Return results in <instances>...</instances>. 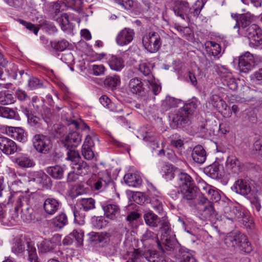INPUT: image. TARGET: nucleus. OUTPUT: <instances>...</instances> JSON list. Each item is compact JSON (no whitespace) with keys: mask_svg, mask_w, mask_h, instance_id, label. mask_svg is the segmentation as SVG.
<instances>
[{"mask_svg":"<svg viewBox=\"0 0 262 262\" xmlns=\"http://www.w3.org/2000/svg\"><path fill=\"white\" fill-rule=\"evenodd\" d=\"M152 190H149L148 197L150 202L154 210L158 213H160L163 210L161 196L160 193L154 187L151 188Z\"/></svg>","mask_w":262,"mask_h":262,"instance_id":"nucleus-18","label":"nucleus"},{"mask_svg":"<svg viewBox=\"0 0 262 262\" xmlns=\"http://www.w3.org/2000/svg\"><path fill=\"white\" fill-rule=\"evenodd\" d=\"M0 149L7 155L14 154L17 150V146L12 140L4 136L0 137Z\"/></svg>","mask_w":262,"mask_h":262,"instance_id":"nucleus-16","label":"nucleus"},{"mask_svg":"<svg viewBox=\"0 0 262 262\" xmlns=\"http://www.w3.org/2000/svg\"><path fill=\"white\" fill-rule=\"evenodd\" d=\"M13 162L23 168H29L35 165V162L29 157L23 155L15 158Z\"/></svg>","mask_w":262,"mask_h":262,"instance_id":"nucleus-35","label":"nucleus"},{"mask_svg":"<svg viewBox=\"0 0 262 262\" xmlns=\"http://www.w3.org/2000/svg\"><path fill=\"white\" fill-rule=\"evenodd\" d=\"M82 154L83 157L87 160H91L94 156V154L91 147H82Z\"/></svg>","mask_w":262,"mask_h":262,"instance_id":"nucleus-63","label":"nucleus"},{"mask_svg":"<svg viewBox=\"0 0 262 262\" xmlns=\"http://www.w3.org/2000/svg\"><path fill=\"white\" fill-rule=\"evenodd\" d=\"M254 21V16L250 12L241 14L238 24H235L233 28L237 29L239 36H243L250 32L251 28H256L257 25L252 24Z\"/></svg>","mask_w":262,"mask_h":262,"instance_id":"nucleus-7","label":"nucleus"},{"mask_svg":"<svg viewBox=\"0 0 262 262\" xmlns=\"http://www.w3.org/2000/svg\"><path fill=\"white\" fill-rule=\"evenodd\" d=\"M179 190L195 184L192 178L187 173L181 172L178 175Z\"/></svg>","mask_w":262,"mask_h":262,"instance_id":"nucleus-33","label":"nucleus"},{"mask_svg":"<svg viewBox=\"0 0 262 262\" xmlns=\"http://www.w3.org/2000/svg\"><path fill=\"white\" fill-rule=\"evenodd\" d=\"M9 131L11 136L14 139L20 142H25L27 140L26 133L22 128L10 127Z\"/></svg>","mask_w":262,"mask_h":262,"instance_id":"nucleus-38","label":"nucleus"},{"mask_svg":"<svg viewBox=\"0 0 262 262\" xmlns=\"http://www.w3.org/2000/svg\"><path fill=\"white\" fill-rule=\"evenodd\" d=\"M61 206V203L59 200L53 198L46 199L43 205L45 212L50 215H52L57 212Z\"/></svg>","mask_w":262,"mask_h":262,"instance_id":"nucleus-19","label":"nucleus"},{"mask_svg":"<svg viewBox=\"0 0 262 262\" xmlns=\"http://www.w3.org/2000/svg\"><path fill=\"white\" fill-rule=\"evenodd\" d=\"M181 102V100L170 96L166 97L165 99L162 101L161 108L165 111H167L170 109L176 107Z\"/></svg>","mask_w":262,"mask_h":262,"instance_id":"nucleus-40","label":"nucleus"},{"mask_svg":"<svg viewBox=\"0 0 262 262\" xmlns=\"http://www.w3.org/2000/svg\"><path fill=\"white\" fill-rule=\"evenodd\" d=\"M33 177V181L40 184L42 187L48 188L52 186L50 178L41 170L34 172Z\"/></svg>","mask_w":262,"mask_h":262,"instance_id":"nucleus-26","label":"nucleus"},{"mask_svg":"<svg viewBox=\"0 0 262 262\" xmlns=\"http://www.w3.org/2000/svg\"><path fill=\"white\" fill-rule=\"evenodd\" d=\"M46 171L52 178L55 179H61L63 177L64 168L60 165H56L47 167Z\"/></svg>","mask_w":262,"mask_h":262,"instance_id":"nucleus-39","label":"nucleus"},{"mask_svg":"<svg viewBox=\"0 0 262 262\" xmlns=\"http://www.w3.org/2000/svg\"><path fill=\"white\" fill-rule=\"evenodd\" d=\"M55 248V244L47 239L42 241L38 246L39 251L42 253L51 252Z\"/></svg>","mask_w":262,"mask_h":262,"instance_id":"nucleus-48","label":"nucleus"},{"mask_svg":"<svg viewBox=\"0 0 262 262\" xmlns=\"http://www.w3.org/2000/svg\"><path fill=\"white\" fill-rule=\"evenodd\" d=\"M67 224V216L64 213L59 214L51 221V225L57 229H61Z\"/></svg>","mask_w":262,"mask_h":262,"instance_id":"nucleus-37","label":"nucleus"},{"mask_svg":"<svg viewBox=\"0 0 262 262\" xmlns=\"http://www.w3.org/2000/svg\"><path fill=\"white\" fill-rule=\"evenodd\" d=\"M124 180L125 183L129 186L138 187L142 184L141 178L135 174L127 173L124 176Z\"/></svg>","mask_w":262,"mask_h":262,"instance_id":"nucleus-41","label":"nucleus"},{"mask_svg":"<svg viewBox=\"0 0 262 262\" xmlns=\"http://www.w3.org/2000/svg\"><path fill=\"white\" fill-rule=\"evenodd\" d=\"M233 190L248 199L256 198L258 192L249 180L244 179H239L235 181L233 186Z\"/></svg>","mask_w":262,"mask_h":262,"instance_id":"nucleus-6","label":"nucleus"},{"mask_svg":"<svg viewBox=\"0 0 262 262\" xmlns=\"http://www.w3.org/2000/svg\"><path fill=\"white\" fill-rule=\"evenodd\" d=\"M79 202L84 211H88L95 207V201L93 198H82Z\"/></svg>","mask_w":262,"mask_h":262,"instance_id":"nucleus-53","label":"nucleus"},{"mask_svg":"<svg viewBox=\"0 0 262 262\" xmlns=\"http://www.w3.org/2000/svg\"><path fill=\"white\" fill-rule=\"evenodd\" d=\"M209 103L219 112L226 111L228 107L227 103L219 95H213L210 98Z\"/></svg>","mask_w":262,"mask_h":262,"instance_id":"nucleus-32","label":"nucleus"},{"mask_svg":"<svg viewBox=\"0 0 262 262\" xmlns=\"http://www.w3.org/2000/svg\"><path fill=\"white\" fill-rule=\"evenodd\" d=\"M178 192L182 195L184 200L187 201L195 200L202 193L200 191L199 188L195 184L184 187L182 190H178Z\"/></svg>","mask_w":262,"mask_h":262,"instance_id":"nucleus-17","label":"nucleus"},{"mask_svg":"<svg viewBox=\"0 0 262 262\" xmlns=\"http://www.w3.org/2000/svg\"><path fill=\"white\" fill-rule=\"evenodd\" d=\"M28 252V260L30 262H40L37 255L36 249L34 243L32 241L27 243V249Z\"/></svg>","mask_w":262,"mask_h":262,"instance_id":"nucleus-36","label":"nucleus"},{"mask_svg":"<svg viewBox=\"0 0 262 262\" xmlns=\"http://www.w3.org/2000/svg\"><path fill=\"white\" fill-rule=\"evenodd\" d=\"M90 240L99 245L104 248L103 252L108 256L112 255L115 252L114 247L110 244L111 234L106 232H94L89 234Z\"/></svg>","mask_w":262,"mask_h":262,"instance_id":"nucleus-5","label":"nucleus"},{"mask_svg":"<svg viewBox=\"0 0 262 262\" xmlns=\"http://www.w3.org/2000/svg\"><path fill=\"white\" fill-rule=\"evenodd\" d=\"M0 116L7 119H15L16 112L7 107L0 106Z\"/></svg>","mask_w":262,"mask_h":262,"instance_id":"nucleus-54","label":"nucleus"},{"mask_svg":"<svg viewBox=\"0 0 262 262\" xmlns=\"http://www.w3.org/2000/svg\"><path fill=\"white\" fill-rule=\"evenodd\" d=\"M66 5L74 10L80 9L83 4L82 0H64Z\"/></svg>","mask_w":262,"mask_h":262,"instance_id":"nucleus-62","label":"nucleus"},{"mask_svg":"<svg viewBox=\"0 0 262 262\" xmlns=\"http://www.w3.org/2000/svg\"><path fill=\"white\" fill-rule=\"evenodd\" d=\"M106 60L110 69L116 72H120L125 67L124 61L121 57L108 55Z\"/></svg>","mask_w":262,"mask_h":262,"instance_id":"nucleus-21","label":"nucleus"},{"mask_svg":"<svg viewBox=\"0 0 262 262\" xmlns=\"http://www.w3.org/2000/svg\"><path fill=\"white\" fill-rule=\"evenodd\" d=\"M126 258H128L132 262H140L143 256V252L139 249L132 248L126 253Z\"/></svg>","mask_w":262,"mask_h":262,"instance_id":"nucleus-42","label":"nucleus"},{"mask_svg":"<svg viewBox=\"0 0 262 262\" xmlns=\"http://www.w3.org/2000/svg\"><path fill=\"white\" fill-rule=\"evenodd\" d=\"M15 101V97L8 91L0 92V103L3 105H8L13 103Z\"/></svg>","mask_w":262,"mask_h":262,"instance_id":"nucleus-47","label":"nucleus"},{"mask_svg":"<svg viewBox=\"0 0 262 262\" xmlns=\"http://www.w3.org/2000/svg\"><path fill=\"white\" fill-rule=\"evenodd\" d=\"M82 136L76 130H71L68 134L61 140L63 146L67 148H75L80 143Z\"/></svg>","mask_w":262,"mask_h":262,"instance_id":"nucleus-14","label":"nucleus"},{"mask_svg":"<svg viewBox=\"0 0 262 262\" xmlns=\"http://www.w3.org/2000/svg\"><path fill=\"white\" fill-rule=\"evenodd\" d=\"M243 36L249 39L250 47L255 49L262 48V30L258 26L254 29L251 28L250 32Z\"/></svg>","mask_w":262,"mask_h":262,"instance_id":"nucleus-12","label":"nucleus"},{"mask_svg":"<svg viewBox=\"0 0 262 262\" xmlns=\"http://www.w3.org/2000/svg\"><path fill=\"white\" fill-rule=\"evenodd\" d=\"M32 142L34 148L40 154H47L52 148V142L49 136L36 134L34 136Z\"/></svg>","mask_w":262,"mask_h":262,"instance_id":"nucleus-9","label":"nucleus"},{"mask_svg":"<svg viewBox=\"0 0 262 262\" xmlns=\"http://www.w3.org/2000/svg\"><path fill=\"white\" fill-rule=\"evenodd\" d=\"M160 254L156 250H148L143 252L144 257L148 262H166V260L164 254Z\"/></svg>","mask_w":262,"mask_h":262,"instance_id":"nucleus-28","label":"nucleus"},{"mask_svg":"<svg viewBox=\"0 0 262 262\" xmlns=\"http://www.w3.org/2000/svg\"><path fill=\"white\" fill-rule=\"evenodd\" d=\"M99 101L104 107H107L112 112H119L123 111L122 108L119 110H117V107L114 108V104L112 103L110 99L105 95L102 96L99 98Z\"/></svg>","mask_w":262,"mask_h":262,"instance_id":"nucleus-51","label":"nucleus"},{"mask_svg":"<svg viewBox=\"0 0 262 262\" xmlns=\"http://www.w3.org/2000/svg\"><path fill=\"white\" fill-rule=\"evenodd\" d=\"M225 244L229 248H238L245 253H250L252 251L251 243L246 235L239 232L229 234L225 238Z\"/></svg>","mask_w":262,"mask_h":262,"instance_id":"nucleus-2","label":"nucleus"},{"mask_svg":"<svg viewBox=\"0 0 262 262\" xmlns=\"http://www.w3.org/2000/svg\"><path fill=\"white\" fill-rule=\"evenodd\" d=\"M205 172L211 178L213 179L217 178L219 174V168L216 165H211L205 169Z\"/></svg>","mask_w":262,"mask_h":262,"instance_id":"nucleus-57","label":"nucleus"},{"mask_svg":"<svg viewBox=\"0 0 262 262\" xmlns=\"http://www.w3.org/2000/svg\"><path fill=\"white\" fill-rule=\"evenodd\" d=\"M111 182V175L107 171L99 172L91 178L92 186L95 190H103Z\"/></svg>","mask_w":262,"mask_h":262,"instance_id":"nucleus-10","label":"nucleus"},{"mask_svg":"<svg viewBox=\"0 0 262 262\" xmlns=\"http://www.w3.org/2000/svg\"><path fill=\"white\" fill-rule=\"evenodd\" d=\"M92 71L93 75L101 76L104 74L106 68L103 64H94L92 67Z\"/></svg>","mask_w":262,"mask_h":262,"instance_id":"nucleus-61","label":"nucleus"},{"mask_svg":"<svg viewBox=\"0 0 262 262\" xmlns=\"http://www.w3.org/2000/svg\"><path fill=\"white\" fill-rule=\"evenodd\" d=\"M11 251L17 255L23 254L25 251V245L23 242L20 239H16L12 245Z\"/></svg>","mask_w":262,"mask_h":262,"instance_id":"nucleus-50","label":"nucleus"},{"mask_svg":"<svg viewBox=\"0 0 262 262\" xmlns=\"http://www.w3.org/2000/svg\"><path fill=\"white\" fill-rule=\"evenodd\" d=\"M194 207L200 214L206 218L211 220L216 217L217 214L212 203L202 193L195 200Z\"/></svg>","mask_w":262,"mask_h":262,"instance_id":"nucleus-4","label":"nucleus"},{"mask_svg":"<svg viewBox=\"0 0 262 262\" xmlns=\"http://www.w3.org/2000/svg\"><path fill=\"white\" fill-rule=\"evenodd\" d=\"M36 111L38 114L45 120V122H48L51 117V110L47 106H42L39 108L38 106L36 107Z\"/></svg>","mask_w":262,"mask_h":262,"instance_id":"nucleus-55","label":"nucleus"},{"mask_svg":"<svg viewBox=\"0 0 262 262\" xmlns=\"http://www.w3.org/2000/svg\"><path fill=\"white\" fill-rule=\"evenodd\" d=\"M188 3L185 1L175 0L173 3V11L174 14L186 20V14L188 9Z\"/></svg>","mask_w":262,"mask_h":262,"instance_id":"nucleus-24","label":"nucleus"},{"mask_svg":"<svg viewBox=\"0 0 262 262\" xmlns=\"http://www.w3.org/2000/svg\"><path fill=\"white\" fill-rule=\"evenodd\" d=\"M159 137L158 134L155 133H146V135L144 137V140L146 142L154 143V144L157 143Z\"/></svg>","mask_w":262,"mask_h":262,"instance_id":"nucleus-64","label":"nucleus"},{"mask_svg":"<svg viewBox=\"0 0 262 262\" xmlns=\"http://www.w3.org/2000/svg\"><path fill=\"white\" fill-rule=\"evenodd\" d=\"M204 4L202 1L197 0L191 7L188 5V9L186 14V20H190L193 17L197 18L200 14Z\"/></svg>","mask_w":262,"mask_h":262,"instance_id":"nucleus-25","label":"nucleus"},{"mask_svg":"<svg viewBox=\"0 0 262 262\" xmlns=\"http://www.w3.org/2000/svg\"><path fill=\"white\" fill-rule=\"evenodd\" d=\"M198 106L197 103L191 101L185 104L172 117L173 123L177 127L181 128L188 124L190 121V117L195 111Z\"/></svg>","mask_w":262,"mask_h":262,"instance_id":"nucleus-3","label":"nucleus"},{"mask_svg":"<svg viewBox=\"0 0 262 262\" xmlns=\"http://www.w3.org/2000/svg\"><path fill=\"white\" fill-rule=\"evenodd\" d=\"M161 173L166 180H171L174 178V167L170 164H164L161 167Z\"/></svg>","mask_w":262,"mask_h":262,"instance_id":"nucleus-43","label":"nucleus"},{"mask_svg":"<svg viewBox=\"0 0 262 262\" xmlns=\"http://www.w3.org/2000/svg\"><path fill=\"white\" fill-rule=\"evenodd\" d=\"M203 194H207L208 198L212 201L217 202L221 200V195L218 191L210 185L205 184V186L203 187Z\"/></svg>","mask_w":262,"mask_h":262,"instance_id":"nucleus-34","label":"nucleus"},{"mask_svg":"<svg viewBox=\"0 0 262 262\" xmlns=\"http://www.w3.org/2000/svg\"><path fill=\"white\" fill-rule=\"evenodd\" d=\"M142 43L147 51L155 53L159 50L162 45V40L159 33L150 32L143 36Z\"/></svg>","mask_w":262,"mask_h":262,"instance_id":"nucleus-8","label":"nucleus"},{"mask_svg":"<svg viewBox=\"0 0 262 262\" xmlns=\"http://www.w3.org/2000/svg\"><path fill=\"white\" fill-rule=\"evenodd\" d=\"M72 167L76 174L79 176L86 175L91 171L90 166L86 162L81 160L73 163Z\"/></svg>","mask_w":262,"mask_h":262,"instance_id":"nucleus-30","label":"nucleus"},{"mask_svg":"<svg viewBox=\"0 0 262 262\" xmlns=\"http://www.w3.org/2000/svg\"><path fill=\"white\" fill-rule=\"evenodd\" d=\"M52 48L57 52H62L65 50L69 46V42L63 39L61 40H54L50 41Z\"/></svg>","mask_w":262,"mask_h":262,"instance_id":"nucleus-45","label":"nucleus"},{"mask_svg":"<svg viewBox=\"0 0 262 262\" xmlns=\"http://www.w3.org/2000/svg\"><path fill=\"white\" fill-rule=\"evenodd\" d=\"M23 202H25L26 203L28 202V198L18 192L11 193L10 195L9 196L7 204L15 203V207L12 213L11 217L12 219L16 223L19 221V217L18 215V211L20 208L19 204H21Z\"/></svg>","mask_w":262,"mask_h":262,"instance_id":"nucleus-13","label":"nucleus"},{"mask_svg":"<svg viewBox=\"0 0 262 262\" xmlns=\"http://www.w3.org/2000/svg\"><path fill=\"white\" fill-rule=\"evenodd\" d=\"M162 234L158 241V249L162 253L169 254L175 249L178 241L168 222H163L160 228Z\"/></svg>","mask_w":262,"mask_h":262,"instance_id":"nucleus-1","label":"nucleus"},{"mask_svg":"<svg viewBox=\"0 0 262 262\" xmlns=\"http://www.w3.org/2000/svg\"><path fill=\"white\" fill-rule=\"evenodd\" d=\"M120 83V78L118 75L107 76L104 80L105 86L112 89L116 88Z\"/></svg>","mask_w":262,"mask_h":262,"instance_id":"nucleus-46","label":"nucleus"},{"mask_svg":"<svg viewBox=\"0 0 262 262\" xmlns=\"http://www.w3.org/2000/svg\"><path fill=\"white\" fill-rule=\"evenodd\" d=\"M206 49L207 53L214 57L217 56L221 52V47L220 45L214 41L209 42Z\"/></svg>","mask_w":262,"mask_h":262,"instance_id":"nucleus-44","label":"nucleus"},{"mask_svg":"<svg viewBox=\"0 0 262 262\" xmlns=\"http://www.w3.org/2000/svg\"><path fill=\"white\" fill-rule=\"evenodd\" d=\"M57 21L59 24L61 29L64 31H68L71 29V24L69 20V16L67 14L63 13L60 17L57 19Z\"/></svg>","mask_w":262,"mask_h":262,"instance_id":"nucleus-49","label":"nucleus"},{"mask_svg":"<svg viewBox=\"0 0 262 262\" xmlns=\"http://www.w3.org/2000/svg\"><path fill=\"white\" fill-rule=\"evenodd\" d=\"M41 26L42 29L49 34H53L57 30L53 23L47 20L43 21L41 23Z\"/></svg>","mask_w":262,"mask_h":262,"instance_id":"nucleus-58","label":"nucleus"},{"mask_svg":"<svg viewBox=\"0 0 262 262\" xmlns=\"http://www.w3.org/2000/svg\"><path fill=\"white\" fill-rule=\"evenodd\" d=\"M255 67V59L253 55L246 52L239 57L238 68L241 73L248 74Z\"/></svg>","mask_w":262,"mask_h":262,"instance_id":"nucleus-11","label":"nucleus"},{"mask_svg":"<svg viewBox=\"0 0 262 262\" xmlns=\"http://www.w3.org/2000/svg\"><path fill=\"white\" fill-rule=\"evenodd\" d=\"M129 91L134 94L142 95L145 93V87L142 79L138 77L131 79L128 83Z\"/></svg>","mask_w":262,"mask_h":262,"instance_id":"nucleus-22","label":"nucleus"},{"mask_svg":"<svg viewBox=\"0 0 262 262\" xmlns=\"http://www.w3.org/2000/svg\"><path fill=\"white\" fill-rule=\"evenodd\" d=\"M68 150L67 151V158L68 160L71 161L73 163H76L80 160V156L79 152L75 149V148H67Z\"/></svg>","mask_w":262,"mask_h":262,"instance_id":"nucleus-56","label":"nucleus"},{"mask_svg":"<svg viewBox=\"0 0 262 262\" xmlns=\"http://www.w3.org/2000/svg\"><path fill=\"white\" fill-rule=\"evenodd\" d=\"M102 207L105 217L111 220H116L120 214V208L116 204L106 202L102 205Z\"/></svg>","mask_w":262,"mask_h":262,"instance_id":"nucleus-20","label":"nucleus"},{"mask_svg":"<svg viewBox=\"0 0 262 262\" xmlns=\"http://www.w3.org/2000/svg\"><path fill=\"white\" fill-rule=\"evenodd\" d=\"M81 208L78 209L76 207L73 208V214L74 216V221L75 223L80 224L83 222L84 215L83 213L81 212Z\"/></svg>","mask_w":262,"mask_h":262,"instance_id":"nucleus-60","label":"nucleus"},{"mask_svg":"<svg viewBox=\"0 0 262 262\" xmlns=\"http://www.w3.org/2000/svg\"><path fill=\"white\" fill-rule=\"evenodd\" d=\"M135 36V32L133 29L125 28L121 30L116 38V43L120 46H124L130 43Z\"/></svg>","mask_w":262,"mask_h":262,"instance_id":"nucleus-15","label":"nucleus"},{"mask_svg":"<svg viewBox=\"0 0 262 262\" xmlns=\"http://www.w3.org/2000/svg\"><path fill=\"white\" fill-rule=\"evenodd\" d=\"M226 166L227 169L234 173L238 174L241 171L242 163L235 156L231 155L228 157Z\"/></svg>","mask_w":262,"mask_h":262,"instance_id":"nucleus-27","label":"nucleus"},{"mask_svg":"<svg viewBox=\"0 0 262 262\" xmlns=\"http://www.w3.org/2000/svg\"><path fill=\"white\" fill-rule=\"evenodd\" d=\"M141 240L145 247H152L155 244L158 246V241H160L156 234L148 230L143 234Z\"/></svg>","mask_w":262,"mask_h":262,"instance_id":"nucleus-29","label":"nucleus"},{"mask_svg":"<svg viewBox=\"0 0 262 262\" xmlns=\"http://www.w3.org/2000/svg\"><path fill=\"white\" fill-rule=\"evenodd\" d=\"M191 157L195 162L202 164L206 160V151L201 145H198L193 148Z\"/></svg>","mask_w":262,"mask_h":262,"instance_id":"nucleus-31","label":"nucleus"},{"mask_svg":"<svg viewBox=\"0 0 262 262\" xmlns=\"http://www.w3.org/2000/svg\"><path fill=\"white\" fill-rule=\"evenodd\" d=\"M144 219L146 224L151 227L158 226V216L152 212H148L144 215Z\"/></svg>","mask_w":262,"mask_h":262,"instance_id":"nucleus-52","label":"nucleus"},{"mask_svg":"<svg viewBox=\"0 0 262 262\" xmlns=\"http://www.w3.org/2000/svg\"><path fill=\"white\" fill-rule=\"evenodd\" d=\"M19 206L21 208L20 218L24 222L30 223L35 219L33 209L27 204V202L19 204Z\"/></svg>","mask_w":262,"mask_h":262,"instance_id":"nucleus-23","label":"nucleus"},{"mask_svg":"<svg viewBox=\"0 0 262 262\" xmlns=\"http://www.w3.org/2000/svg\"><path fill=\"white\" fill-rule=\"evenodd\" d=\"M17 20L20 24L26 27V28H27L30 31L33 32L35 35L37 34L39 29L35 25L32 24L31 23L21 19H18Z\"/></svg>","mask_w":262,"mask_h":262,"instance_id":"nucleus-59","label":"nucleus"}]
</instances>
